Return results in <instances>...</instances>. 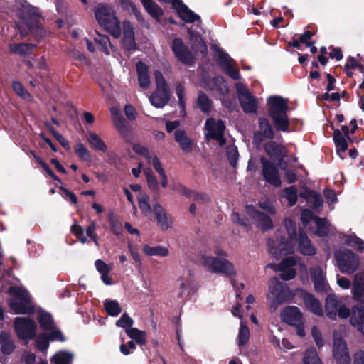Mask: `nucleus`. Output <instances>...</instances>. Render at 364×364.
Instances as JSON below:
<instances>
[{"label":"nucleus","mask_w":364,"mask_h":364,"mask_svg":"<svg viewBox=\"0 0 364 364\" xmlns=\"http://www.w3.org/2000/svg\"><path fill=\"white\" fill-rule=\"evenodd\" d=\"M296 244V242L284 236H280L277 245H275V241L274 240H269L267 241L269 254L277 259H279L283 256L292 254Z\"/></svg>","instance_id":"nucleus-12"},{"label":"nucleus","mask_w":364,"mask_h":364,"mask_svg":"<svg viewBox=\"0 0 364 364\" xmlns=\"http://www.w3.org/2000/svg\"><path fill=\"white\" fill-rule=\"evenodd\" d=\"M250 338V330L245 325H241L238 334V345L245 346L247 343Z\"/></svg>","instance_id":"nucleus-57"},{"label":"nucleus","mask_w":364,"mask_h":364,"mask_svg":"<svg viewBox=\"0 0 364 364\" xmlns=\"http://www.w3.org/2000/svg\"><path fill=\"white\" fill-rule=\"evenodd\" d=\"M259 130L260 134H263L267 139H272L274 138V132L269 121L265 117H260L258 119Z\"/></svg>","instance_id":"nucleus-36"},{"label":"nucleus","mask_w":364,"mask_h":364,"mask_svg":"<svg viewBox=\"0 0 364 364\" xmlns=\"http://www.w3.org/2000/svg\"><path fill=\"white\" fill-rule=\"evenodd\" d=\"M174 139L179 144L180 148L183 152L190 153L193 151V143L188 137L185 130L177 129L174 133Z\"/></svg>","instance_id":"nucleus-27"},{"label":"nucleus","mask_w":364,"mask_h":364,"mask_svg":"<svg viewBox=\"0 0 364 364\" xmlns=\"http://www.w3.org/2000/svg\"><path fill=\"white\" fill-rule=\"evenodd\" d=\"M302 299L308 311L318 316L323 315L321 303L312 294L304 291L302 294Z\"/></svg>","instance_id":"nucleus-20"},{"label":"nucleus","mask_w":364,"mask_h":364,"mask_svg":"<svg viewBox=\"0 0 364 364\" xmlns=\"http://www.w3.org/2000/svg\"><path fill=\"white\" fill-rule=\"evenodd\" d=\"M311 276L315 291L318 293H326L328 286L326 283L323 270L320 267L313 269L311 270Z\"/></svg>","instance_id":"nucleus-26"},{"label":"nucleus","mask_w":364,"mask_h":364,"mask_svg":"<svg viewBox=\"0 0 364 364\" xmlns=\"http://www.w3.org/2000/svg\"><path fill=\"white\" fill-rule=\"evenodd\" d=\"M346 244L357 251L361 252L364 250V241L356 235L348 236L345 241Z\"/></svg>","instance_id":"nucleus-48"},{"label":"nucleus","mask_w":364,"mask_h":364,"mask_svg":"<svg viewBox=\"0 0 364 364\" xmlns=\"http://www.w3.org/2000/svg\"><path fill=\"white\" fill-rule=\"evenodd\" d=\"M306 203L309 204L313 209H317L322 207L323 200L321 194L316 191Z\"/></svg>","instance_id":"nucleus-64"},{"label":"nucleus","mask_w":364,"mask_h":364,"mask_svg":"<svg viewBox=\"0 0 364 364\" xmlns=\"http://www.w3.org/2000/svg\"><path fill=\"white\" fill-rule=\"evenodd\" d=\"M141 2L146 12L151 17L159 21L164 14L162 9L153 0H141Z\"/></svg>","instance_id":"nucleus-35"},{"label":"nucleus","mask_w":364,"mask_h":364,"mask_svg":"<svg viewBox=\"0 0 364 364\" xmlns=\"http://www.w3.org/2000/svg\"><path fill=\"white\" fill-rule=\"evenodd\" d=\"M303 364H322L315 348L307 349L303 358Z\"/></svg>","instance_id":"nucleus-46"},{"label":"nucleus","mask_w":364,"mask_h":364,"mask_svg":"<svg viewBox=\"0 0 364 364\" xmlns=\"http://www.w3.org/2000/svg\"><path fill=\"white\" fill-rule=\"evenodd\" d=\"M87 141L90 147L97 151L107 152V146L104 141L95 132H89Z\"/></svg>","instance_id":"nucleus-33"},{"label":"nucleus","mask_w":364,"mask_h":364,"mask_svg":"<svg viewBox=\"0 0 364 364\" xmlns=\"http://www.w3.org/2000/svg\"><path fill=\"white\" fill-rule=\"evenodd\" d=\"M205 129L208 132L205 134L207 139H212L218 141L220 146L226 144V139L224 136L225 124L223 120L215 121L213 117L207 119L205 122Z\"/></svg>","instance_id":"nucleus-11"},{"label":"nucleus","mask_w":364,"mask_h":364,"mask_svg":"<svg viewBox=\"0 0 364 364\" xmlns=\"http://www.w3.org/2000/svg\"><path fill=\"white\" fill-rule=\"evenodd\" d=\"M139 207L142 213L147 216L151 212V207L149 203V196L145 193L141 194L138 198Z\"/></svg>","instance_id":"nucleus-51"},{"label":"nucleus","mask_w":364,"mask_h":364,"mask_svg":"<svg viewBox=\"0 0 364 364\" xmlns=\"http://www.w3.org/2000/svg\"><path fill=\"white\" fill-rule=\"evenodd\" d=\"M226 156L231 166L236 168L239 157V152L235 145H228L226 147Z\"/></svg>","instance_id":"nucleus-47"},{"label":"nucleus","mask_w":364,"mask_h":364,"mask_svg":"<svg viewBox=\"0 0 364 364\" xmlns=\"http://www.w3.org/2000/svg\"><path fill=\"white\" fill-rule=\"evenodd\" d=\"M47 331L48 333H46V334L50 341L65 342L66 340L63 332L59 328H58L56 326H55L53 328Z\"/></svg>","instance_id":"nucleus-52"},{"label":"nucleus","mask_w":364,"mask_h":364,"mask_svg":"<svg viewBox=\"0 0 364 364\" xmlns=\"http://www.w3.org/2000/svg\"><path fill=\"white\" fill-rule=\"evenodd\" d=\"M218 64L223 72L233 80H239V70L234 68L235 60L230 58L229 54L225 51L218 53Z\"/></svg>","instance_id":"nucleus-16"},{"label":"nucleus","mask_w":364,"mask_h":364,"mask_svg":"<svg viewBox=\"0 0 364 364\" xmlns=\"http://www.w3.org/2000/svg\"><path fill=\"white\" fill-rule=\"evenodd\" d=\"M257 220L259 222V225L263 231L271 229L273 227L271 218L263 212L260 214Z\"/></svg>","instance_id":"nucleus-60"},{"label":"nucleus","mask_w":364,"mask_h":364,"mask_svg":"<svg viewBox=\"0 0 364 364\" xmlns=\"http://www.w3.org/2000/svg\"><path fill=\"white\" fill-rule=\"evenodd\" d=\"M145 175L149 188L151 190V191L158 194L159 191V187L156 176L152 171H146L145 172Z\"/></svg>","instance_id":"nucleus-54"},{"label":"nucleus","mask_w":364,"mask_h":364,"mask_svg":"<svg viewBox=\"0 0 364 364\" xmlns=\"http://www.w3.org/2000/svg\"><path fill=\"white\" fill-rule=\"evenodd\" d=\"M201 263L209 272L223 273L228 276L235 274L233 264L225 259L204 255L201 257Z\"/></svg>","instance_id":"nucleus-8"},{"label":"nucleus","mask_w":364,"mask_h":364,"mask_svg":"<svg viewBox=\"0 0 364 364\" xmlns=\"http://www.w3.org/2000/svg\"><path fill=\"white\" fill-rule=\"evenodd\" d=\"M176 92L178 98V105L181 109V112H185L186 102L184 99L185 89L181 83H178L176 87Z\"/></svg>","instance_id":"nucleus-61"},{"label":"nucleus","mask_w":364,"mask_h":364,"mask_svg":"<svg viewBox=\"0 0 364 364\" xmlns=\"http://www.w3.org/2000/svg\"><path fill=\"white\" fill-rule=\"evenodd\" d=\"M335 259L339 271L343 274H352L356 272L360 266L359 256L348 248L336 251Z\"/></svg>","instance_id":"nucleus-5"},{"label":"nucleus","mask_w":364,"mask_h":364,"mask_svg":"<svg viewBox=\"0 0 364 364\" xmlns=\"http://www.w3.org/2000/svg\"><path fill=\"white\" fill-rule=\"evenodd\" d=\"M280 316L287 324L296 328V332L299 336H305L303 314L299 308L295 306H287L281 311Z\"/></svg>","instance_id":"nucleus-7"},{"label":"nucleus","mask_w":364,"mask_h":364,"mask_svg":"<svg viewBox=\"0 0 364 364\" xmlns=\"http://www.w3.org/2000/svg\"><path fill=\"white\" fill-rule=\"evenodd\" d=\"M37 17L28 16L24 18V23L28 31L36 36V37L43 38L46 34V31L42 27L41 23Z\"/></svg>","instance_id":"nucleus-30"},{"label":"nucleus","mask_w":364,"mask_h":364,"mask_svg":"<svg viewBox=\"0 0 364 364\" xmlns=\"http://www.w3.org/2000/svg\"><path fill=\"white\" fill-rule=\"evenodd\" d=\"M95 18L105 31L117 38L121 35L120 23L113 12L105 5H100L95 11Z\"/></svg>","instance_id":"nucleus-4"},{"label":"nucleus","mask_w":364,"mask_h":364,"mask_svg":"<svg viewBox=\"0 0 364 364\" xmlns=\"http://www.w3.org/2000/svg\"><path fill=\"white\" fill-rule=\"evenodd\" d=\"M136 68L140 87L144 89L148 88L150 85L148 65L142 61H139L136 63Z\"/></svg>","instance_id":"nucleus-29"},{"label":"nucleus","mask_w":364,"mask_h":364,"mask_svg":"<svg viewBox=\"0 0 364 364\" xmlns=\"http://www.w3.org/2000/svg\"><path fill=\"white\" fill-rule=\"evenodd\" d=\"M132 149L136 154L146 158V159L150 163L151 156L149 150L147 147L142 146L139 144H134L132 145Z\"/></svg>","instance_id":"nucleus-63"},{"label":"nucleus","mask_w":364,"mask_h":364,"mask_svg":"<svg viewBox=\"0 0 364 364\" xmlns=\"http://www.w3.org/2000/svg\"><path fill=\"white\" fill-rule=\"evenodd\" d=\"M0 346L4 355H9L14 352L15 345L10 333L4 331L1 332Z\"/></svg>","instance_id":"nucleus-32"},{"label":"nucleus","mask_w":364,"mask_h":364,"mask_svg":"<svg viewBox=\"0 0 364 364\" xmlns=\"http://www.w3.org/2000/svg\"><path fill=\"white\" fill-rule=\"evenodd\" d=\"M134 320L128 315L127 313H124L120 318L117 321L116 326L126 329L132 328Z\"/></svg>","instance_id":"nucleus-58"},{"label":"nucleus","mask_w":364,"mask_h":364,"mask_svg":"<svg viewBox=\"0 0 364 364\" xmlns=\"http://www.w3.org/2000/svg\"><path fill=\"white\" fill-rule=\"evenodd\" d=\"M170 100L169 91L157 90L151 95L149 98L151 104L158 108L166 105Z\"/></svg>","instance_id":"nucleus-31"},{"label":"nucleus","mask_w":364,"mask_h":364,"mask_svg":"<svg viewBox=\"0 0 364 364\" xmlns=\"http://www.w3.org/2000/svg\"><path fill=\"white\" fill-rule=\"evenodd\" d=\"M122 43L124 48L127 51H135L137 50V45L135 41L134 33L130 23L124 25L123 37Z\"/></svg>","instance_id":"nucleus-24"},{"label":"nucleus","mask_w":364,"mask_h":364,"mask_svg":"<svg viewBox=\"0 0 364 364\" xmlns=\"http://www.w3.org/2000/svg\"><path fill=\"white\" fill-rule=\"evenodd\" d=\"M178 16L186 23H191L195 21H201L200 16L195 14L188 6L184 7L182 11L178 13Z\"/></svg>","instance_id":"nucleus-45"},{"label":"nucleus","mask_w":364,"mask_h":364,"mask_svg":"<svg viewBox=\"0 0 364 364\" xmlns=\"http://www.w3.org/2000/svg\"><path fill=\"white\" fill-rule=\"evenodd\" d=\"M333 354L336 364H350L351 359L343 338H334Z\"/></svg>","instance_id":"nucleus-15"},{"label":"nucleus","mask_w":364,"mask_h":364,"mask_svg":"<svg viewBox=\"0 0 364 364\" xmlns=\"http://www.w3.org/2000/svg\"><path fill=\"white\" fill-rule=\"evenodd\" d=\"M350 316V324L364 336V306L354 305Z\"/></svg>","instance_id":"nucleus-21"},{"label":"nucleus","mask_w":364,"mask_h":364,"mask_svg":"<svg viewBox=\"0 0 364 364\" xmlns=\"http://www.w3.org/2000/svg\"><path fill=\"white\" fill-rule=\"evenodd\" d=\"M285 226L288 233V239L297 242V226L296 223L291 219L285 220Z\"/></svg>","instance_id":"nucleus-49"},{"label":"nucleus","mask_w":364,"mask_h":364,"mask_svg":"<svg viewBox=\"0 0 364 364\" xmlns=\"http://www.w3.org/2000/svg\"><path fill=\"white\" fill-rule=\"evenodd\" d=\"M264 151L272 159H278L280 162L285 155V147L274 141L266 142L264 146Z\"/></svg>","instance_id":"nucleus-22"},{"label":"nucleus","mask_w":364,"mask_h":364,"mask_svg":"<svg viewBox=\"0 0 364 364\" xmlns=\"http://www.w3.org/2000/svg\"><path fill=\"white\" fill-rule=\"evenodd\" d=\"M296 243H298V248L301 254L307 256H314L316 254V249L311 244V240L302 228L299 230Z\"/></svg>","instance_id":"nucleus-19"},{"label":"nucleus","mask_w":364,"mask_h":364,"mask_svg":"<svg viewBox=\"0 0 364 364\" xmlns=\"http://www.w3.org/2000/svg\"><path fill=\"white\" fill-rule=\"evenodd\" d=\"M36 319L41 329L45 331L52 329L56 326L52 314L43 309L38 311Z\"/></svg>","instance_id":"nucleus-28"},{"label":"nucleus","mask_w":364,"mask_h":364,"mask_svg":"<svg viewBox=\"0 0 364 364\" xmlns=\"http://www.w3.org/2000/svg\"><path fill=\"white\" fill-rule=\"evenodd\" d=\"M127 335L139 345H144L146 342V333L136 328L126 329Z\"/></svg>","instance_id":"nucleus-40"},{"label":"nucleus","mask_w":364,"mask_h":364,"mask_svg":"<svg viewBox=\"0 0 364 364\" xmlns=\"http://www.w3.org/2000/svg\"><path fill=\"white\" fill-rule=\"evenodd\" d=\"M240 105L246 114L255 113L258 109L257 99L245 87H237Z\"/></svg>","instance_id":"nucleus-14"},{"label":"nucleus","mask_w":364,"mask_h":364,"mask_svg":"<svg viewBox=\"0 0 364 364\" xmlns=\"http://www.w3.org/2000/svg\"><path fill=\"white\" fill-rule=\"evenodd\" d=\"M314 221L316 225L315 231L316 235L323 237L329 235V225H328L326 218L315 215L314 217Z\"/></svg>","instance_id":"nucleus-37"},{"label":"nucleus","mask_w":364,"mask_h":364,"mask_svg":"<svg viewBox=\"0 0 364 364\" xmlns=\"http://www.w3.org/2000/svg\"><path fill=\"white\" fill-rule=\"evenodd\" d=\"M153 212L156 216L157 225L162 230H167L172 225L165 209L158 203L153 205Z\"/></svg>","instance_id":"nucleus-23"},{"label":"nucleus","mask_w":364,"mask_h":364,"mask_svg":"<svg viewBox=\"0 0 364 364\" xmlns=\"http://www.w3.org/2000/svg\"><path fill=\"white\" fill-rule=\"evenodd\" d=\"M262 174L265 181L275 187L282 186V181L277 166L264 156L260 157Z\"/></svg>","instance_id":"nucleus-13"},{"label":"nucleus","mask_w":364,"mask_h":364,"mask_svg":"<svg viewBox=\"0 0 364 364\" xmlns=\"http://www.w3.org/2000/svg\"><path fill=\"white\" fill-rule=\"evenodd\" d=\"M142 250L144 253L148 256H159V257H167L169 254L168 248L156 245L151 247L147 244L143 245Z\"/></svg>","instance_id":"nucleus-38"},{"label":"nucleus","mask_w":364,"mask_h":364,"mask_svg":"<svg viewBox=\"0 0 364 364\" xmlns=\"http://www.w3.org/2000/svg\"><path fill=\"white\" fill-rule=\"evenodd\" d=\"M325 311L326 316L331 320H336L337 316L341 318H346L350 314V309L335 294L327 295L325 301Z\"/></svg>","instance_id":"nucleus-6"},{"label":"nucleus","mask_w":364,"mask_h":364,"mask_svg":"<svg viewBox=\"0 0 364 364\" xmlns=\"http://www.w3.org/2000/svg\"><path fill=\"white\" fill-rule=\"evenodd\" d=\"M352 294L354 300L361 301L364 298V272H358L355 274L353 287Z\"/></svg>","instance_id":"nucleus-25"},{"label":"nucleus","mask_w":364,"mask_h":364,"mask_svg":"<svg viewBox=\"0 0 364 364\" xmlns=\"http://www.w3.org/2000/svg\"><path fill=\"white\" fill-rule=\"evenodd\" d=\"M181 193L188 198H193L196 201L208 202L210 200L208 196L205 193H197L194 191L188 189L186 186H180Z\"/></svg>","instance_id":"nucleus-41"},{"label":"nucleus","mask_w":364,"mask_h":364,"mask_svg":"<svg viewBox=\"0 0 364 364\" xmlns=\"http://www.w3.org/2000/svg\"><path fill=\"white\" fill-rule=\"evenodd\" d=\"M14 329L21 340L33 339L36 336L37 324L30 318L16 317Z\"/></svg>","instance_id":"nucleus-10"},{"label":"nucleus","mask_w":364,"mask_h":364,"mask_svg":"<svg viewBox=\"0 0 364 364\" xmlns=\"http://www.w3.org/2000/svg\"><path fill=\"white\" fill-rule=\"evenodd\" d=\"M33 47L31 44L28 43H12L9 46L11 53L21 55L31 54L33 51Z\"/></svg>","instance_id":"nucleus-39"},{"label":"nucleus","mask_w":364,"mask_h":364,"mask_svg":"<svg viewBox=\"0 0 364 364\" xmlns=\"http://www.w3.org/2000/svg\"><path fill=\"white\" fill-rule=\"evenodd\" d=\"M268 115L275 129L278 132H289L290 120L287 112L289 109L288 99L279 95L269 96L267 100Z\"/></svg>","instance_id":"nucleus-2"},{"label":"nucleus","mask_w":364,"mask_h":364,"mask_svg":"<svg viewBox=\"0 0 364 364\" xmlns=\"http://www.w3.org/2000/svg\"><path fill=\"white\" fill-rule=\"evenodd\" d=\"M269 291L274 296L273 303L277 304H282L293 298V294L288 285L277 277L271 278Z\"/></svg>","instance_id":"nucleus-9"},{"label":"nucleus","mask_w":364,"mask_h":364,"mask_svg":"<svg viewBox=\"0 0 364 364\" xmlns=\"http://www.w3.org/2000/svg\"><path fill=\"white\" fill-rule=\"evenodd\" d=\"M211 82L214 87L222 95H225L228 93L229 89L226 85L222 86V83L223 82V78L220 76L214 77Z\"/></svg>","instance_id":"nucleus-62"},{"label":"nucleus","mask_w":364,"mask_h":364,"mask_svg":"<svg viewBox=\"0 0 364 364\" xmlns=\"http://www.w3.org/2000/svg\"><path fill=\"white\" fill-rule=\"evenodd\" d=\"M196 103L198 107L203 113L209 114L211 112L213 101L203 91L198 92Z\"/></svg>","instance_id":"nucleus-34"},{"label":"nucleus","mask_w":364,"mask_h":364,"mask_svg":"<svg viewBox=\"0 0 364 364\" xmlns=\"http://www.w3.org/2000/svg\"><path fill=\"white\" fill-rule=\"evenodd\" d=\"M7 294L12 296L7 299L9 308L15 314L31 315L35 312L31 296L26 289L18 286L9 287Z\"/></svg>","instance_id":"nucleus-3"},{"label":"nucleus","mask_w":364,"mask_h":364,"mask_svg":"<svg viewBox=\"0 0 364 364\" xmlns=\"http://www.w3.org/2000/svg\"><path fill=\"white\" fill-rule=\"evenodd\" d=\"M113 122L117 131L124 141L128 144L132 143L134 139L132 129L122 114L116 113L113 117Z\"/></svg>","instance_id":"nucleus-17"},{"label":"nucleus","mask_w":364,"mask_h":364,"mask_svg":"<svg viewBox=\"0 0 364 364\" xmlns=\"http://www.w3.org/2000/svg\"><path fill=\"white\" fill-rule=\"evenodd\" d=\"M282 197L288 200L289 206H294L298 200V191L295 186L286 187L282 190Z\"/></svg>","instance_id":"nucleus-42"},{"label":"nucleus","mask_w":364,"mask_h":364,"mask_svg":"<svg viewBox=\"0 0 364 364\" xmlns=\"http://www.w3.org/2000/svg\"><path fill=\"white\" fill-rule=\"evenodd\" d=\"M191 50L181 38H174L170 48L176 60L186 65H193L196 62L194 54L206 55L208 47L200 33L192 28H187Z\"/></svg>","instance_id":"nucleus-1"},{"label":"nucleus","mask_w":364,"mask_h":364,"mask_svg":"<svg viewBox=\"0 0 364 364\" xmlns=\"http://www.w3.org/2000/svg\"><path fill=\"white\" fill-rule=\"evenodd\" d=\"M104 306L107 314L111 316H117L122 311L119 304L115 300L106 299L104 303Z\"/></svg>","instance_id":"nucleus-43"},{"label":"nucleus","mask_w":364,"mask_h":364,"mask_svg":"<svg viewBox=\"0 0 364 364\" xmlns=\"http://www.w3.org/2000/svg\"><path fill=\"white\" fill-rule=\"evenodd\" d=\"M74 151L81 161L86 162H90L92 161L91 154L83 144L77 143L75 144Z\"/></svg>","instance_id":"nucleus-44"},{"label":"nucleus","mask_w":364,"mask_h":364,"mask_svg":"<svg viewBox=\"0 0 364 364\" xmlns=\"http://www.w3.org/2000/svg\"><path fill=\"white\" fill-rule=\"evenodd\" d=\"M331 129H333V139L336 145V151L338 153L345 152L348 147L347 139L351 141V138L349 136L350 129L347 125L341 126V130L343 132V136L340 129H333V125Z\"/></svg>","instance_id":"nucleus-18"},{"label":"nucleus","mask_w":364,"mask_h":364,"mask_svg":"<svg viewBox=\"0 0 364 364\" xmlns=\"http://www.w3.org/2000/svg\"><path fill=\"white\" fill-rule=\"evenodd\" d=\"M50 342L46 333H41L36 338V346L39 351L46 352L49 348Z\"/></svg>","instance_id":"nucleus-50"},{"label":"nucleus","mask_w":364,"mask_h":364,"mask_svg":"<svg viewBox=\"0 0 364 364\" xmlns=\"http://www.w3.org/2000/svg\"><path fill=\"white\" fill-rule=\"evenodd\" d=\"M12 88L14 92L23 100H29L31 98V95L24 88L20 82L14 81Z\"/></svg>","instance_id":"nucleus-56"},{"label":"nucleus","mask_w":364,"mask_h":364,"mask_svg":"<svg viewBox=\"0 0 364 364\" xmlns=\"http://www.w3.org/2000/svg\"><path fill=\"white\" fill-rule=\"evenodd\" d=\"M73 355L66 351H59L55 354L51 360H56L60 364H71Z\"/></svg>","instance_id":"nucleus-53"},{"label":"nucleus","mask_w":364,"mask_h":364,"mask_svg":"<svg viewBox=\"0 0 364 364\" xmlns=\"http://www.w3.org/2000/svg\"><path fill=\"white\" fill-rule=\"evenodd\" d=\"M95 41L98 46L99 50L109 54L108 43H110L109 38L107 36L99 35L98 38H95Z\"/></svg>","instance_id":"nucleus-55"},{"label":"nucleus","mask_w":364,"mask_h":364,"mask_svg":"<svg viewBox=\"0 0 364 364\" xmlns=\"http://www.w3.org/2000/svg\"><path fill=\"white\" fill-rule=\"evenodd\" d=\"M154 75L156 80L157 90L169 91L168 86L162 73L159 70H155Z\"/></svg>","instance_id":"nucleus-59"}]
</instances>
